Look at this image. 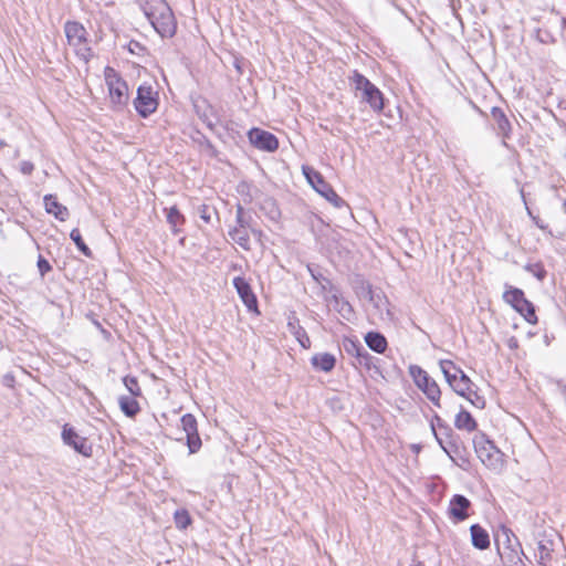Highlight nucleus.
Masks as SVG:
<instances>
[{
    "mask_svg": "<svg viewBox=\"0 0 566 566\" xmlns=\"http://www.w3.org/2000/svg\"><path fill=\"white\" fill-rule=\"evenodd\" d=\"M140 7L153 25V28L163 36L171 38L177 29L175 17L171 9L165 0H139Z\"/></svg>",
    "mask_w": 566,
    "mask_h": 566,
    "instance_id": "f257e3e1",
    "label": "nucleus"
},
{
    "mask_svg": "<svg viewBox=\"0 0 566 566\" xmlns=\"http://www.w3.org/2000/svg\"><path fill=\"white\" fill-rule=\"evenodd\" d=\"M105 84L108 91L111 107L115 111H123L129 101L127 83L112 69L104 70Z\"/></svg>",
    "mask_w": 566,
    "mask_h": 566,
    "instance_id": "f03ea898",
    "label": "nucleus"
},
{
    "mask_svg": "<svg viewBox=\"0 0 566 566\" xmlns=\"http://www.w3.org/2000/svg\"><path fill=\"white\" fill-rule=\"evenodd\" d=\"M475 453L481 462L494 472H501L505 467L503 453L485 438L484 434H478L473 439Z\"/></svg>",
    "mask_w": 566,
    "mask_h": 566,
    "instance_id": "7ed1b4c3",
    "label": "nucleus"
},
{
    "mask_svg": "<svg viewBox=\"0 0 566 566\" xmlns=\"http://www.w3.org/2000/svg\"><path fill=\"white\" fill-rule=\"evenodd\" d=\"M409 375L416 386L427 396V398L436 406L440 407L441 390L426 370L418 365L409 366Z\"/></svg>",
    "mask_w": 566,
    "mask_h": 566,
    "instance_id": "20e7f679",
    "label": "nucleus"
},
{
    "mask_svg": "<svg viewBox=\"0 0 566 566\" xmlns=\"http://www.w3.org/2000/svg\"><path fill=\"white\" fill-rule=\"evenodd\" d=\"M355 90L360 92L363 101L369 104L375 112H381L384 108L382 93L364 75L355 72L352 76Z\"/></svg>",
    "mask_w": 566,
    "mask_h": 566,
    "instance_id": "39448f33",
    "label": "nucleus"
},
{
    "mask_svg": "<svg viewBox=\"0 0 566 566\" xmlns=\"http://www.w3.org/2000/svg\"><path fill=\"white\" fill-rule=\"evenodd\" d=\"M503 300L518 312L528 323H537L534 305L525 297L522 290L513 286H506Z\"/></svg>",
    "mask_w": 566,
    "mask_h": 566,
    "instance_id": "423d86ee",
    "label": "nucleus"
},
{
    "mask_svg": "<svg viewBox=\"0 0 566 566\" xmlns=\"http://www.w3.org/2000/svg\"><path fill=\"white\" fill-rule=\"evenodd\" d=\"M64 32L70 45H72L77 55L87 60L91 55V49L87 43V32L85 28L75 21L65 23Z\"/></svg>",
    "mask_w": 566,
    "mask_h": 566,
    "instance_id": "0eeeda50",
    "label": "nucleus"
},
{
    "mask_svg": "<svg viewBox=\"0 0 566 566\" xmlns=\"http://www.w3.org/2000/svg\"><path fill=\"white\" fill-rule=\"evenodd\" d=\"M303 174L308 184L333 206L339 208L344 203L343 199L324 180L323 176L312 167L303 166Z\"/></svg>",
    "mask_w": 566,
    "mask_h": 566,
    "instance_id": "6e6552de",
    "label": "nucleus"
},
{
    "mask_svg": "<svg viewBox=\"0 0 566 566\" xmlns=\"http://www.w3.org/2000/svg\"><path fill=\"white\" fill-rule=\"evenodd\" d=\"M440 369L453 391L458 395H463L468 390L470 378L460 369L455 364L448 359H442L439 363Z\"/></svg>",
    "mask_w": 566,
    "mask_h": 566,
    "instance_id": "1a4fd4ad",
    "label": "nucleus"
},
{
    "mask_svg": "<svg viewBox=\"0 0 566 566\" xmlns=\"http://www.w3.org/2000/svg\"><path fill=\"white\" fill-rule=\"evenodd\" d=\"M134 106L142 117H147L156 112L158 107V92L151 84L145 83L137 88Z\"/></svg>",
    "mask_w": 566,
    "mask_h": 566,
    "instance_id": "9d476101",
    "label": "nucleus"
},
{
    "mask_svg": "<svg viewBox=\"0 0 566 566\" xmlns=\"http://www.w3.org/2000/svg\"><path fill=\"white\" fill-rule=\"evenodd\" d=\"M248 136L250 143L260 150L274 151L279 147L277 138L266 130L252 128Z\"/></svg>",
    "mask_w": 566,
    "mask_h": 566,
    "instance_id": "9b49d317",
    "label": "nucleus"
},
{
    "mask_svg": "<svg viewBox=\"0 0 566 566\" xmlns=\"http://www.w3.org/2000/svg\"><path fill=\"white\" fill-rule=\"evenodd\" d=\"M62 440L65 444L72 447L80 454L84 457H91V444H88L86 438L78 436L72 427L67 424L63 427Z\"/></svg>",
    "mask_w": 566,
    "mask_h": 566,
    "instance_id": "f8f14e48",
    "label": "nucleus"
},
{
    "mask_svg": "<svg viewBox=\"0 0 566 566\" xmlns=\"http://www.w3.org/2000/svg\"><path fill=\"white\" fill-rule=\"evenodd\" d=\"M233 286L248 311L259 313L258 300L250 283L244 277L237 276L233 279Z\"/></svg>",
    "mask_w": 566,
    "mask_h": 566,
    "instance_id": "ddd939ff",
    "label": "nucleus"
},
{
    "mask_svg": "<svg viewBox=\"0 0 566 566\" xmlns=\"http://www.w3.org/2000/svg\"><path fill=\"white\" fill-rule=\"evenodd\" d=\"M470 501L463 495H454L450 501L449 513L457 521H464L468 517Z\"/></svg>",
    "mask_w": 566,
    "mask_h": 566,
    "instance_id": "4468645a",
    "label": "nucleus"
},
{
    "mask_svg": "<svg viewBox=\"0 0 566 566\" xmlns=\"http://www.w3.org/2000/svg\"><path fill=\"white\" fill-rule=\"evenodd\" d=\"M44 207L48 213L53 214L60 221L66 220L69 217V210L65 206L61 205L56 197L48 195L44 197Z\"/></svg>",
    "mask_w": 566,
    "mask_h": 566,
    "instance_id": "2eb2a0df",
    "label": "nucleus"
},
{
    "mask_svg": "<svg viewBox=\"0 0 566 566\" xmlns=\"http://www.w3.org/2000/svg\"><path fill=\"white\" fill-rule=\"evenodd\" d=\"M311 363L315 369L329 373L335 367L336 358L329 353H318L312 357Z\"/></svg>",
    "mask_w": 566,
    "mask_h": 566,
    "instance_id": "dca6fc26",
    "label": "nucleus"
},
{
    "mask_svg": "<svg viewBox=\"0 0 566 566\" xmlns=\"http://www.w3.org/2000/svg\"><path fill=\"white\" fill-rule=\"evenodd\" d=\"M472 545L479 549H486L490 546L489 533L478 524L470 527Z\"/></svg>",
    "mask_w": 566,
    "mask_h": 566,
    "instance_id": "f3484780",
    "label": "nucleus"
},
{
    "mask_svg": "<svg viewBox=\"0 0 566 566\" xmlns=\"http://www.w3.org/2000/svg\"><path fill=\"white\" fill-rule=\"evenodd\" d=\"M454 427L458 430L472 432L476 429V421L473 417L464 409H461L454 418Z\"/></svg>",
    "mask_w": 566,
    "mask_h": 566,
    "instance_id": "a211bd4d",
    "label": "nucleus"
},
{
    "mask_svg": "<svg viewBox=\"0 0 566 566\" xmlns=\"http://www.w3.org/2000/svg\"><path fill=\"white\" fill-rule=\"evenodd\" d=\"M134 396H120L118 398V405L122 412L127 417H135L139 411L140 407Z\"/></svg>",
    "mask_w": 566,
    "mask_h": 566,
    "instance_id": "6ab92c4d",
    "label": "nucleus"
},
{
    "mask_svg": "<svg viewBox=\"0 0 566 566\" xmlns=\"http://www.w3.org/2000/svg\"><path fill=\"white\" fill-rule=\"evenodd\" d=\"M365 342L371 350L378 354H382L387 348V340L380 333H367L365 336Z\"/></svg>",
    "mask_w": 566,
    "mask_h": 566,
    "instance_id": "aec40b11",
    "label": "nucleus"
},
{
    "mask_svg": "<svg viewBox=\"0 0 566 566\" xmlns=\"http://www.w3.org/2000/svg\"><path fill=\"white\" fill-rule=\"evenodd\" d=\"M166 211L167 222L170 224L171 230L177 233L178 227L185 222V218L176 207H170Z\"/></svg>",
    "mask_w": 566,
    "mask_h": 566,
    "instance_id": "412c9836",
    "label": "nucleus"
},
{
    "mask_svg": "<svg viewBox=\"0 0 566 566\" xmlns=\"http://www.w3.org/2000/svg\"><path fill=\"white\" fill-rule=\"evenodd\" d=\"M229 235L240 247H242L245 250L249 249V237H248L247 230L244 229V227L242 224L240 226V228H235L232 231H230Z\"/></svg>",
    "mask_w": 566,
    "mask_h": 566,
    "instance_id": "4be33fe9",
    "label": "nucleus"
},
{
    "mask_svg": "<svg viewBox=\"0 0 566 566\" xmlns=\"http://www.w3.org/2000/svg\"><path fill=\"white\" fill-rule=\"evenodd\" d=\"M174 521L176 527L179 530H186L192 522L187 510H177L174 514Z\"/></svg>",
    "mask_w": 566,
    "mask_h": 566,
    "instance_id": "5701e85b",
    "label": "nucleus"
},
{
    "mask_svg": "<svg viewBox=\"0 0 566 566\" xmlns=\"http://www.w3.org/2000/svg\"><path fill=\"white\" fill-rule=\"evenodd\" d=\"M473 382L470 380V384L468 386V390L465 394L460 395L461 397H464L468 401H470L474 407L476 408H483L485 405V401L482 397H480L475 391L472 389Z\"/></svg>",
    "mask_w": 566,
    "mask_h": 566,
    "instance_id": "b1692460",
    "label": "nucleus"
},
{
    "mask_svg": "<svg viewBox=\"0 0 566 566\" xmlns=\"http://www.w3.org/2000/svg\"><path fill=\"white\" fill-rule=\"evenodd\" d=\"M180 422L187 436L197 433V421L192 415H184L180 419Z\"/></svg>",
    "mask_w": 566,
    "mask_h": 566,
    "instance_id": "393cba45",
    "label": "nucleus"
},
{
    "mask_svg": "<svg viewBox=\"0 0 566 566\" xmlns=\"http://www.w3.org/2000/svg\"><path fill=\"white\" fill-rule=\"evenodd\" d=\"M71 239L76 244L77 249L86 256H92V251L84 243L82 235L77 229H73L70 233Z\"/></svg>",
    "mask_w": 566,
    "mask_h": 566,
    "instance_id": "a878e982",
    "label": "nucleus"
},
{
    "mask_svg": "<svg viewBox=\"0 0 566 566\" xmlns=\"http://www.w3.org/2000/svg\"><path fill=\"white\" fill-rule=\"evenodd\" d=\"M123 382L126 389L129 391L130 396L138 397L142 395V389L135 377L126 376L124 377Z\"/></svg>",
    "mask_w": 566,
    "mask_h": 566,
    "instance_id": "bb28decb",
    "label": "nucleus"
},
{
    "mask_svg": "<svg viewBox=\"0 0 566 566\" xmlns=\"http://www.w3.org/2000/svg\"><path fill=\"white\" fill-rule=\"evenodd\" d=\"M525 270L534 275L538 281H543L546 275V271L539 264H528L525 266Z\"/></svg>",
    "mask_w": 566,
    "mask_h": 566,
    "instance_id": "cd10ccee",
    "label": "nucleus"
},
{
    "mask_svg": "<svg viewBox=\"0 0 566 566\" xmlns=\"http://www.w3.org/2000/svg\"><path fill=\"white\" fill-rule=\"evenodd\" d=\"M251 190H252V186L245 181L240 182L237 187V191L240 195H244L248 197V199H245V201H250L252 199Z\"/></svg>",
    "mask_w": 566,
    "mask_h": 566,
    "instance_id": "c85d7f7f",
    "label": "nucleus"
},
{
    "mask_svg": "<svg viewBox=\"0 0 566 566\" xmlns=\"http://www.w3.org/2000/svg\"><path fill=\"white\" fill-rule=\"evenodd\" d=\"M187 440L190 453H195L200 448V439L198 434L187 436Z\"/></svg>",
    "mask_w": 566,
    "mask_h": 566,
    "instance_id": "c756f323",
    "label": "nucleus"
},
{
    "mask_svg": "<svg viewBox=\"0 0 566 566\" xmlns=\"http://www.w3.org/2000/svg\"><path fill=\"white\" fill-rule=\"evenodd\" d=\"M198 212H199L200 218L205 222L209 223L211 221L212 209L209 206H207V205L200 206Z\"/></svg>",
    "mask_w": 566,
    "mask_h": 566,
    "instance_id": "7c9ffc66",
    "label": "nucleus"
},
{
    "mask_svg": "<svg viewBox=\"0 0 566 566\" xmlns=\"http://www.w3.org/2000/svg\"><path fill=\"white\" fill-rule=\"evenodd\" d=\"M294 334L302 347L307 348L310 346V338L302 328L295 329Z\"/></svg>",
    "mask_w": 566,
    "mask_h": 566,
    "instance_id": "2f4dec72",
    "label": "nucleus"
},
{
    "mask_svg": "<svg viewBox=\"0 0 566 566\" xmlns=\"http://www.w3.org/2000/svg\"><path fill=\"white\" fill-rule=\"evenodd\" d=\"M38 268L42 276L51 270L50 263L42 256L38 260Z\"/></svg>",
    "mask_w": 566,
    "mask_h": 566,
    "instance_id": "473e14b6",
    "label": "nucleus"
},
{
    "mask_svg": "<svg viewBox=\"0 0 566 566\" xmlns=\"http://www.w3.org/2000/svg\"><path fill=\"white\" fill-rule=\"evenodd\" d=\"M349 344H350V348L346 346V350L348 353L355 352L356 355L359 356L360 355V350L363 349V347L359 344H356L355 342H349Z\"/></svg>",
    "mask_w": 566,
    "mask_h": 566,
    "instance_id": "72a5a7b5",
    "label": "nucleus"
},
{
    "mask_svg": "<svg viewBox=\"0 0 566 566\" xmlns=\"http://www.w3.org/2000/svg\"><path fill=\"white\" fill-rule=\"evenodd\" d=\"M499 127L501 128V130H505L506 127H509V120L502 113H500L499 116Z\"/></svg>",
    "mask_w": 566,
    "mask_h": 566,
    "instance_id": "f704fd0d",
    "label": "nucleus"
},
{
    "mask_svg": "<svg viewBox=\"0 0 566 566\" xmlns=\"http://www.w3.org/2000/svg\"><path fill=\"white\" fill-rule=\"evenodd\" d=\"M21 170L23 174H31L33 170V165L31 163L24 161L21 164Z\"/></svg>",
    "mask_w": 566,
    "mask_h": 566,
    "instance_id": "c9c22d12",
    "label": "nucleus"
},
{
    "mask_svg": "<svg viewBox=\"0 0 566 566\" xmlns=\"http://www.w3.org/2000/svg\"><path fill=\"white\" fill-rule=\"evenodd\" d=\"M242 213H243V208H242L241 205H238V207H237V219H238L239 223L242 222Z\"/></svg>",
    "mask_w": 566,
    "mask_h": 566,
    "instance_id": "e433bc0d",
    "label": "nucleus"
},
{
    "mask_svg": "<svg viewBox=\"0 0 566 566\" xmlns=\"http://www.w3.org/2000/svg\"><path fill=\"white\" fill-rule=\"evenodd\" d=\"M270 216L272 219H276L279 217V211L277 209L273 208L270 212Z\"/></svg>",
    "mask_w": 566,
    "mask_h": 566,
    "instance_id": "4c0bfd02",
    "label": "nucleus"
},
{
    "mask_svg": "<svg viewBox=\"0 0 566 566\" xmlns=\"http://www.w3.org/2000/svg\"><path fill=\"white\" fill-rule=\"evenodd\" d=\"M252 232L259 240L261 239L262 232L260 230H253Z\"/></svg>",
    "mask_w": 566,
    "mask_h": 566,
    "instance_id": "58836bf2",
    "label": "nucleus"
},
{
    "mask_svg": "<svg viewBox=\"0 0 566 566\" xmlns=\"http://www.w3.org/2000/svg\"><path fill=\"white\" fill-rule=\"evenodd\" d=\"M433 433H434L436 438H438V436H437V433H436V431H434V430H433ZM437 440H438V442L440 443V446L442 447L443 451H446V452L448 453L447 448H444V447L442 446L441 440H439V439H437Z\"/></svg>",
    "mask_w": 566,
    "mask_h": 566,
    "instance_id": "ea45409f",
    "label": "nucleus"
},
{
    "mask_svg": "<svg viewBox=\"0 0 566 566\" xmlns=\"http://www.w3.org/2000/svg\"><path fill=\"white\" fill-rule=\"evenodd\" d=\"M534 220H535L536 224H537L541 229H545V227H544L542 223H539V222L536 220V218H534Z\"/></svg>",
    "mask_w": 566,
    "mask_h": 566,
    "instance_id": "a19ab883",
    "label": "nucleus"
},
{
    "mask_svg": "<svg viewBox=\"0 0 566 566\" xmlns=\"http://www.w3.org/2000/svg\"><path fill=\"white\" fill-rule=\"evenodd\" d=\"M289 326H290L291 328L295 329V326H294L291 322L289 323Z\"/></svg>",
    "mask_w": 566,
    "mask_h": 566,
    "instance_id": "79ce46f5",
    "label": "nucleus"
},
{
    "mask_svg": "<svg viewBox=\"0 0 566 566\" xmlns=\"http://www.w3.org/2000/svg\"><path fill=\"white\" fill-rule=\"evenodd\" d=\"M563 207H564V210L566 212V201L564 202Z\"/></svg>",
    "mask_w": 566,
    "mask_h": 566,
    "instance_id": "37998d69",
    "label": "nucleus"
},
{
    "mask_svg": "<svg viewBox=\"0 0 566 566\" xmlns=\"http://www.w3.org/2000/svg\"><path fill=\"white\" fill-rule=\"evenodd\" d=\"M415 566H424V565H423V564H421V563H418V564H417V565H415Z\"/></svg>",
    "mask_w": 566,
    "mask_h": 566,
    "instance_id": "c03bdc74",
    "label": "nucleus"
}]
</instances>
